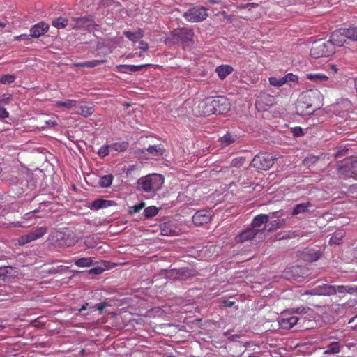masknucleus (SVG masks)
I'll use <instances>...</instances> for the list:
<instances>
[{
  "label": "nucleus",
  "instance_id": "nucleus-28",
  "mask_svg": "<svg viewBox=\"0 0 357 357\" xmlns=\"http://www.w3.org/2000/svg\"><path fill=\"white\" fill-rule=\"evenodd\" d=\"M123 35L132 42H137L144 37V31L139 29L136 32L124 31Z\"/></svg>",
  "mask_w": 357,
  "mask_h": 357
},
{
  "label": "nucleus",
  "instance_id": "nucleus-54",
  "mask_svg": "<svg viewBox=\"0 0 357 357\" xmlns=\"http://www.w3.org/2000/svg\"><path fill=\"white\" fill-rule=\"evenodd\" d=\"M9 113L5 107L0 106V118L6 119L8 117Z\"/></svg>",
  "mask_w": 357,
  "mask_h": 357
},
{
  "label": "nucleus",
  "instance_id": "nucleus-43",
  "mask_svg": "<svg viewBox=\"0 0 357 357\" xmlns=\"http://www.w3.org/2000/svg\"><path fill=\"white\" fill-rule=\"evenodd\" d=\"M15 80V76L13 75H4L0 77V83L8 84L13 83Z\"/></svg>",
  "mask_w": 357,
  "mask_h": 357
},
{
  "label": "nucleus",
  "instance_id": "nucleus-25",
  "mask_svg": "<svg viewBox=\"0 0 357 357\" xmlns=\"http://www.w3.org/2000/svg\"><path fill=\"white\" fill-rule=\"evenodd\" d=\"M77 104L78 101L73 99H67L63 101L57 100L54 102L56 107H64L69 109L77 107Z\"/></svg>",
  "mask_w": 357,
  "mask_h": 357
},
{
  "label": "nucleus",
  "instance_id": "nucleus-38",
  "mask_svg": "<svg viewBox=\"0 0 357 357\" xmlns=\"http://www.w3.org/2000/svg\"><path fill=\"white\" fill-rule=\"evenodd\" d=\"M285 224V220L284 219H278L273 221H271L269 225V228L267 229L268 231L271 232L274 230H276L278 228L282 227Z\"/></svg>",
  "mask_w": 357,
  "mask_h": 357
},
{
  "label": "nucleus",
  "instance_id": "nucleus-13",
  "mask_svg": "<svg viewBox=\"0 0 357 357\" xmlns=\"http://www.w3.org/2000/svg\"><path fill=\"white\" fill-rule=\"evenodd\" d=\"M322 256V252L312 248H306L300 254V258L307 262H314Z\"/></svg>",
  "mask_w": 357,
  "mask_h": 357
},
{
  "label": "nucleus",
  "instance_id": "nucleus-2",
  "mask_svg": "<svg viewBox=\"0 0 357 357\" xmlns=\"http://www.w3.org/2000/svg\"><path fill=\"white\" fill-rule=\"evenodd\" d=\"M164 178L157 174H149L137 180V189L144 192H155L161 189Z\"/></svg>",
  "mask_w": 357,
  "mask_h": 357
},
{
  "label": "nucleus",
  "instance_id": "nucleus-46",
  "mask_svg": "<svg viewBox=\"0 0 357 357\" xmlns=\"http://www.w3.org/2000/svg\"><path fill=\"white\" fill-rule=\"evenodd\" d=\"M109 149H111L110 145L101 146L98 151V155L101 158L108 155L109 154Z\"/></svg>",
  "mask_w": 357,
  "mask_h": 357
},
{
  "label": "nucleus",
  "instance_id": "nucleus-29",
  "mask_svg": "<svg viewBox=\"0 0 357 357\" xmlns=\"http://www.w3.org/2000/svg\"><path fill=\"white\" fill-rule=\"evenodd\" d=\"M146 150L149 154L153 156H161L165 152L163 146L161 144L149 146Z\"/></svg>",
  "mask_w": 357,
  "mask_h": 357
},
{
  "label": "nucleus",
  "instance_id": "nucleus-1",
  "mask_svg": "<svg viewBox=\"0 0 357 357\" xmlns=\"http://www.w3.org/2000/svg\"><path fill=\"white\" fill-rule=\"evenodd\" d=\"M319 94L320 93L317 90H307L301 93L296 105V113L306 116L319 109Z\"/></svg>",
  "mask_w": 357,
  "mask_h": 357
},
{
  "label": "nucleus",
  "instance_id": "nucleus-48",
  "mask_svg": "<svg viewBox=\"0 0 357 357\" xmlns=\"http://www.w3.org/2000/svg\"><path fill=\"white\" fill-rule=\"evenodd\" d=\"M245 160V158L242 157L234 158L231 162V165L234 167H241L243 165Z\"/></svg>",
  "mask_w": 357,
  "mask_h": 357
},
{
  "label": "nucleus",
  "instance_id": "nucleus-5",
  "mask_svg": "<svg viewBox=\"0 0 357 357\" xmlns=\"http://www.w3.org/2000/svg\"><path fill=\"white\" fill-rule=\"evenodd\" d=\"M273 156L268 153H259L252 160V167L261 170L269 169L273 165Z\"/></svg>",
  "mask_w": 357,
  "mask_h": 357
},
{
  "label": "nucleus",
  "instance_id": "nucleus-49",
  "mask_svg": "<svg viewBox=\"0 0 357 357\" xmlns=\"http://www.w3.org/2000/svg\"><path fill=\"white\" fill-rule=\"evenodd\" d=\"M273 100V96H269V95H266V96L261 97L260 100L258 101V104H260L261 102L267 101V102H267L268 105H272Z\"/></svg>",
  "mask_w": 357,
  "mask_h": 357
},
{
  "label": "nucleus",
  "instance_id": "nucleus-10",
  "mask_svg": "<svg viewBox=\"0 0 357 357\" xmlns=\"http://www.w3.org/2000/svg\"><path fill=\"white\" fill-rule=\"evenodd\" d=\"M197 113L204 116L215 114L213 98H206L202 100L197 105Z\"/></svg>",
  "mask_w": 357,
  "mask_h": 357
},
{
  "label": "nucleus",
  "instance_id": "nucleus-51",
  "mask_svg": "<svg viewBox=\"0 0 357 357\" xmlns=\"http://www.w3.org/2000/svg\"><path fill=\"white\" fill-rule=\"evenodd\" d=\"M291 132L294 137H301L303 135V131L301 127H295L292 128Z\"/></svg>",
  "mask_w": 357,
  "mask_h": 357
},
{
  "label": "nucleus",
  "instance_id": "nucleus-52",
  "mask_svg": "<svg viewBox=\"0 0 357 357\" xmlns=\"http://www.w3.org/2000/svg\"><path fill=\"white\" fill-rule=\"evenodd\" d=\"M174 233V231L169 229L167 227V225L165 224L164 226L161 228V234L164 236H171L173 235Z\"/></svg>",
  "mask_w": 357,
  "mask_h": 357
},
{
  "label": "nucleus",
  "instance_id": "nucleus-47",
  "mask_svg": "<svg viewBox=\"0 0 357 357\" xmlns=\"http://www.w3.org/2000/svg\"><path fill=\"white\" fill-rule=\"evenodd\" d=\"M145 206V203L144 202H141L137 205H135L132 207H130V213H138L139 212L142 208H144Z\"/></svg>",
  "mask_w": 357,
  "mask_h": 357
},
{
  "label": "nucleus",
  "instance_id": "nucleus-23",
  "mask_svg": "<svg viewBox=\"0 0 357 357\" xmlns=\"http://www.w3.org/2000/svg\"><path fill=\"white\" fill-rule=\"evenodd\" d=\"M313 207L310 202H306L301 204H296L292 209V215H298L299 214L305 213L310 211V209Z\"/></svg>",
  "mask_w": 357,
  "mask_h": 357
},
{
  "label": "nucleus",
  "instance_id": "nucleus-26",
  "mask_svg": "<svg viewBox=\"0 0 357 357\" xmlns=\"http://www.w3.org/2000/svg\"><path fill=\"white\" fill-rule=\"evenodd\" d=\"M345 236V231L344 230H338L333 233L330 238L329 243L331 245H338L342 243V241Z\"/></svg>",
  "mask_w": 357,
  "mask_h": 357
},
{
  "label": "nucleus",
  "instance_id": "nucleus-27",
  "mask_svg": "<svg viewBox=\"0 0 357 357\" xmlns=\"http://www.w3.org/2000/svg\"><path fill=\"white\" fill-rule=\"evenodd\" d=\"M342 32L346 36L347 40H349L351 41L357 40V27L350 26L347 29H342Z\"/></svg>",
  "mask_w": 357,
  "mask_h": 357
},
{
  "label": "nucleus",
  "instance_id": "nucleus-60",
  "mask_svg": "<svg viewBox=\"0 0 357 357\" xmlns=\"http://www.w3.org/2000/svg\"><path fill=\"white\" fill-rule=\"evenodd\" d=\"M87 306H88V303H84V305H82L81 308L79 309V312H82V311L86 310Z\"/></svg>",
  "mask_w": 357,
  "mask_h": 357
},
{
  "label": "nucleus",
  "instance_id": "nucleus-63",
  "mask_svg": "<svg viewBox=\"0 0 357 357\" xmlns=\"http://www.w3.org/2000/svg\"><path fill=\"white\" fill-rule=\"evenodd\" d=\"M248 6L251 8H257L259 6V4L257 3H248Z\"/></svg>",
  "mask_w": 357,
  "mask_h": 357
},
{
  "label": "nucleus",
  "instance_id": "nucleus-39",
  "mask_svg": "<svg viewBox=\"0 0 357 357\" xmlns=\"http://www.w3.org/2000/svg\"><path fill=\"white\" fill-rule=\"evenodd\" d=\"M110 147L116 151H125L128 148V143L127 142L113 143L110 144Z\"/></svg>",
  "mask_w": 357,
  "mask_h": 357
},
{
  "label": "nucleus",
  "instance_id": "nucleus-16",
  "mask_svg": "<svg viewBox=\"0 0 357 357\" xmlns=\"http://www.w3.org/2000/svg\"><path fill=\"white\" fill-rule=\"evenodd\" d=\"M256 238L259 239V235L251 227H249L238 234L235 237V241L236 243H244Z\"/></svg>",
  "mask_w": 357,
  "mask_h": 357
},
{
  "label": "nucleus",
  "instance_id": "nucleus-45",
  "mask_svg": "<svg viewBox=\"0 0 357 357\" xmlns=\"http://www.w3.org/2000/svg\"><path fill=\"white\" fill-rule=\"evenodd\" d=\"M283 82L284 84L289 83V82H296L298 81V76L296 75H294L293 73H288L285 76L282 77Z\"/></svg>",
  "mask_w": 357,
  "mask_h": 357
},
{
  "label": "nucleus",
  "instance_id": "nucleus-42",
  "mask_svg": "<svg viewBox=\"0 0 357 357\" xmlns=\"http://www.w3.org/2000/svg\"><path fill=\"white\" fill-rule=\"evenodd\" d=\"M271 85L276 87H280L284 84L282 77H271L268 79Z\"/></svg>",
  "mask_w": 357,
  "mask_h": 357
},
{
  "label": "nucleus",
  "instance_id": "nucleus-41",
  "mask_svg": "<svg viewBox=\"0 0 357 357\" xmlns=\"http://www.w3.org/2000/svg\"><path fill=\"white\" fill-rule=\"evenodd\" d=\"M221 144L225 146H229L235 142V138L229 132L220 138Z\"/></svg>",
  "mask_w": 357,
  "mask_h": 357
},
{
  "label": "nucleus",
  "instance_id": "nucleus-11",
  "mask_svg": "<svg viewBox=\"0 0 357 357\" xmlns=\"http://www.w3.org/2000/svg\"><path fill=\"white\" fill-rule=\"evenodd\" d=\"M74 21L75 24L73 26V29H84L89 31L97 26L93 15L75 18Z\"/></svg>",
  "mask_w": 357,
  "mask_h": 357
},
{
  "label": "nucleus",
  "instance_id": "nucleus-56",
  "mask_svg": "<svg viewBox=\"0 0 357 357\" xmlns=\"http://www.w3.org/2000/svg\"><path fill=\"white\" fill-rule=\"evenodd\" d=\"M45 126H42L43 128L45 127H54L57 125L56 122L54 120H48L45 122Z\"/></svg>",
  "mask_w": 357,
  "mask_h": 357
},
{
  "label": "nucleus",
  "instance_id": "nucleus-55",
  "mask_svg": "<svg viewBox=\"0 0 357 357\" xmlns=\"http://www.w3.org/2000/svg\"><path fill=\"white\" fill-rule=\"evenodd\" d=\"M149 45L146 42H145L144 40L139 41V48L140 50H142V51H146L149 49Z\"/></svg>",
  "mask_w": 357,
  "mask_h": 357
},
{
  "label": "nucleus",
  "instance_id": "nucleus-7",
  "mask_svg": "<svg viewBox=\"0 0 357 357\" xmlns=\"http://www.w3.org/2000/svg\"><path fill=\"white\" fill-rule=\"evenodd\" d=\"M215 114H226L231 108V103L227 98L223 96L213 98Z\"/></svg>",
  "mask_w": 357,
  "mask_h": 357
},
{
  "label": "nucleus",
  "instance_id": "nucleus-6",
  "mask_svg": "<svg viewBox=\"0 0 357 357\" xmlns=\"http://www.w3.org/2000/svg\"><path fill=\"white\" fill-rule=\"evenodd\" d=\"M270 216L266 214H260L254 218L251 223V228L259 235V241L265 238V224L268 222Z\"/></svg>",
  "mask_w": 357,
  "mask_h": 357
},
{
  "label": "nucleus",
  "instance_id": "nucleus-40",
  "mask_svg": "<svg viewBox=\"0 0 357 357\" xmlns=\"http://www.w3.org/2000/svg\"><path fill=\"white\" fill-rule=\"evenodd\" d=\"M105 61L103 60H93L90 61H86L84 63H80L77 64V66L79 67H86V68H93L97 66L101 63H103Z\"/></svg>",
  "mask_w": 357,
  "mask_h": 357
},
{
  "label": "nucleus",
  "instance_id": "nucleus-21",
  "mask_svg": "<svg viewBox=\"0 0 357 357\" xmlns=\"http://www.w3.org/2000/svg\"><path fill=\"white\" fill-rule=\"evenodd\" d=\"M149 64H143V65H118L116 66V68L118 72L122 73H135L141 70L144 68L149 66Z\"/></svg>",
  "mask_w": 357,
  "mask_h": 357
},
{
  "label": "nucleus",
  "instance_id": "nucleus-17",
  "mask_svg": "<svg viewBox=\"0 0 357 357\" xmlns=\"http://www.w3.org/2000/svg\"><path fill=\"white\" fill-rule=\"evenodd\" d=\"M49 29V24L40 22L33 25L30 29V35L33 38H38L45 34Z\"/></svg>",
  "mask_w": 357,
  "mask_h": 357
},
{
  "label": "nucleus",
  "instance_id": "nucleus-35",
  "mask_svg": "<svg viewBox=\"0 0 357 357\" xmlns=\"http://www.w3.org/2000/svg\"><path fill=\"white\" fill-rule=\"evenodd\" d=\"M159 212V208L155 206H151L146 208L144 211V215L146 218H151L155 216Z\"/></svg>",
  "mask_w": 357,
  "mask_h": 357
},
{
  "label": "nucleus",
  "instance_id": "nucleus-61",
  "mask_svg": "<svg viewBox=\"0 0 357 357\" xmlns=\"http://www.w3.org/2000/svg\"><path fill=\"white\" fill-rule=\"evenodd\" d=\"M249 8L248 3H246V4H241V5L238 6V9H245V8Z\"/></svg>",
  "mask_w": 357,
  "mask_h": 357
},
{
  "label": "nucleus",
  "instance_id": "nucleus-30",
  "mask_svg": "<svg viewBox=\"0 0 357 357\" xmlns=\"http://www.w3.org/2000/svg\"><path fill=\"white\" fill-rule=\"evenodd\" d=\"M93 259L92 257H82L75 260V265L77 267H89L93 265Z\"/></svg>",
  "mask_w": 357,
  "mask_h": 357
},
{
  "label": "nucleus",
  "instance_id": "nucleus-14",
  "mask_svg": "<svg viewBox=\"0 0 357 357\" xmlns=\"http://www.w3.org/2000/svg\"><path fill=\"white\" fill-rule=\"evenodd\" d=\"M211 212L206 210L197 211L192 216V221L197 226H202L211 221Z\"/></svg>",
  "mask_w": 357,
  "mask_h": 357
},
{
  "label": "nucleus",
  "instance_id": "nucleus-62",
  "mask_svg": "<svg viewBox=\"0 0 357 357\" xmlns=\"http://www.w3.org/2000/svg\"><path fill=\"white\" fill-rule=\"evenodd\" d=\"M6 130V129L4 128L3 122L2 121H0V132Z\"/></svg>",
  "mask_w": 357,
  "mask_h": 357
},
{
  "label": "nucleus",
  "instance_id": "nucleus-64",
  "mask_svg": "<svg viewBox=\"0 0 357 357\" xmlns=\"http://www.w3.org/2000/svg\"><path fill=\"white\" fill-rule=\"evenodd\" d=\"M353 255H354V257L357 259V247L354 248Z\"/></svg>",
  "mask_w": 357,
  "mask_h": 357
},
{
  "label": "nucleus",
  "instance_id": "nucleus-50",
  "mask_svg": "<svg viewBox=\"0 0 357 357\" xmlns=\"http://www.w3.org/2000/svg\"><path fill=\"white\" fill-rule=\"evenodd\" d=\"M309 310H310V307H298L292 309L293 312L296 314H306V313H307Z\"/></svg>",
  "mask_w": 357,
  "mask_h": 357
},
{
  "label": "nucleus",
  "instance_id": "nucleus-32",
  "mask_svg": "<svg viewBox=\"0 0 357 357\" xmlns=\"http://www.w3.org/2000/svg\"><path fill=\"white\" fill-rule=\"evenodd\" d=\"M334 291L335 294H345L348 293L353 294L355 292L354 288L350 285H334Z\"/></svg>",
  "mask_w": 357,
  "mask_h": 357
},
{
  "label": "nucleus",
  "instance_id": "nucleus-44",
  "mask_svg": "<svg viewBox=\"0 0 357 357\" xmlns=\"http://www.w3.org/2000/svg\"><path fill=\"white\" fill-rule=\"evenodd\" d=\"M108 305V304L105 302L101 303H97L93 307H91L89 308L90 311L91 312H94L95 310H98L100 314H101L104 310V309Z\"/></svg>",
  "mask_w": 357,
  "mask_h": 357
},
{
  "label": "nucleus",
  "instance_id": "nucleus-15",
  "mask_svg": "<svg viewBox=\"0 0 357 357\" xmlns=\"http://www.w3.org/2000/svg\"><path fill=\"white\" fill-rule=\"evenodd\" d=\"M305 274V268L301 266H294L284 271V277L287 279L296 280L300 277L303 278Z\"/></svg>",
  "mask_w": 357,
  "mask_h": 357
},
{
  "label": "nucleus",
  "instance_id": "nucleus-8",
  "mask_svg": "<svg viewBox=\"0 0 357 357\" xmlns=\"http://www.w3.org/2000/svg\"><path fill=\"white\" fill-rule=\"evenodd\" d=\"M47 232L46 227L33 229L28 234L22 236L19 238L20 245H25L43 236Z\"/></svg>",
  "mask_w": 357,
  "mask_h": 357
},
{
  "label": "nucleus",
  "instance_id": "nucleus-20",
  "mask_svg": "<svg viewBox=\"0 0 357 357\" xmlns=\"http://www.w3.org/2000/svg\"><path fill=\"white\" fill-rule=\"evenodd\" d=\"M300 318L295 316H290L289 317H282L279 321V325L281 328L283 329H291L294 326L298 324Z\"/></svg>",
  "mask_w": 357,
  "mask_h": 357
},
{
  "label": "nucleus",
  "instance_id": "nucleus-59",
  "mask_svg": "<svg viewBox=\"0 0 357 357\" xmlns=\"http://www.w3.org/2000/svg\"><path fill=\"white\" fill-rule=\"evenodd\" d=\"M5 268H0V278H3L6 275Z\"/></svg>",
  "mask_w": 357,
  "mask_h": 357
},
{
  "label": "nucleus",
  "instance_id": "nucleus-3",
  "mask_svg": "<svg viewBox=\"0 0 357 357\" xmlns=\"http://www.w3.org/2000/svg\"><path fill=\"white\" fill-rule=\"evenodd\" d=\"M335 51V47L331 42L319 40L312 43L310 55L314 59L327 57L332 55Z\"/></svg>",
  "mask_w": 357,
  "mask_h": 357
},
{
  "label": "nucleus",
  "instance_id": "nucleus-58",
  "mask_svg": "<svg viewBox=\"0 0 357 357\" xmlns=\"http://www.w3.org/2000/svg\"><path fill=\"white\" fill-rule=\"evenodd\" d=\"M317 160V158L312 156L311 158H307L304 160V162L305 164H309L310 162H314Z\"/></svg>",
  "mask_w": 357,
  "mask_h": 357
},
{
  "label": "nucleus",
  "instance_id": "nucleus-37",
  "mask_svg": "<svg viewBox=\"0 0 357 357\" xmlns=\"http://www.w3.org/2000/svg\"><path fill=\"white\" fill-rule=\"evenodd\" d=\"M306 77L314 82H323L328 79V77L325 75L321 73H308L306 75Z\"/></svg>",
  "mask_w": 357,
  "mask_h": 357
},
{
  "label": "nucleus",
  "instance_id": "nucleus-4",
  "mask_svg": "<svg viewBox=\"0 0 357 357\" xmlns=\"http://www.w3.org/2000/svg\"><path fill=\"white\" fill-rule=\"evenodd\" d=\"M208 9L204 6H195L184 13L183 17L190 22H199L208 17Z\"/></svg>",
  "mask_w": 357,
  "mask_h": 357
},
{
  "label": "nucleus",
  "instance_id": "nucleus-22",
  "mask_svg": "<svg viewBox=\"0 0 357 357\" xmlns=\"http://www.w3.org/2000/svg\"><path fill=\"white\" fill-rule=\"evenodd\" d=\"M334 285H330L326 284H323L321 285L317 286L314 289V294L317 295L321 296H332L335 294V291H334Z\"/></svg>",
  "mask_w": 357,
  "mask_h": 357
},
{
  "label": "nucleus",
  "instance_id": "nucleus-31",
  "mask_svg": "<svg viewBox=\"0 0 357 357\" xmlns=\"http://www.w3.org/2000/svg\"><path fill=\"white\" fill-rule=\"evenodd\" d=\"M94 112L93 106H80L79 109L76 112L77 114L81 115L84 117H89Z\"/></svg>",
  "mask_w": 357,
  "mask_h": 357
},
{
  "label": "nucleus",
  "instance_id": "nucleus-33",
  "mask_svg": "<svg viewBox=\"0 0 357 357\" xmlns=\"http://www.w3.org/2000/svg\"><path fill=\"white\" fill-rule=\"evenodd\" d=\"M340 351V343L338 342H333L326 347V350L324 351V354H337Z\"/></svg>",
  "mask_w": 357,
  "mask_h": 357
},
{
  "label": "nucleus",
  "instance_id": "nucleus-18",
  "mask_svg": "<svg viewBox=\"0 0 357 357\" xmlns=\"http://www.w3.org/2000/svg\"><path fill=\"white\" fill-rule=\"evenodd\" d=\"M328 42H331V44L333 45L334 47L335 46L341 47L344 45L347 42V38L342 32V29L333 31L331 36L330 40H328Z\"/></svg>",
  "mask_w": 357,
  "mask_h": 357
},
{
  "label": "nucleus",
  "instance_id": "nucleus-53",
  "mask_svg": "<svg viewBox=\"0 0 357 357\" xmlns=\"http://www.w3.org/2000/svg\"><path fill=\"white\" fill-rule=\"evenodd\" d=\"M220 172H222L223 174H226L227 176L229 177V175L231 174H234L235 172V171L233 170V169H231V168H229L228 167H222L220 170Z\"/></svg>",
  "mask_w": 357,
  "mask_h": 357
},
{
  "label": "nucleus",
  "instance_id": "nucleus-19",
  "mask_svg": "<svg viewBox=\"0 0 357 357\" xmlns=\"http://www.w3.org/2000/svg\"><path fill=\"white\" fill-rule=\"evenodd\" d=\"M114 201L98 199L92 202L89 206L91 210L98 211L115 205Z\"/></svg>",
  "mask_w": 357,
  "mask_h": 357
},
{
  "label": "nucleus",
  "instance_id": "nucleus-36",
  "mask_svg": "<svg viewBox=\"0 0 357 357\" xmlns=\"http://www.w3.org/2000/svg\"><path fill=\"white\" fill-rule=\"evenodd\" d=\"M112 174H107L100 178L99 184L102 188H107L112 185Z\"/></svg>",
  "mask_w": 357,
  "mask_h": 357
},
{
  "label": "nucleus",
  "instance_id": "nucleus-34",
  "mask_svg": "<svg viewBox=\"0 0 357 357\" xmlns=\"http://www.w3.org/2000/svg\"><path fill=\"white\" fill-rule=\"evenodd\" d=\"M68 24V20L65 17H59L52 22V25L56 29L65 28Z\"/></svg>",
  "mask_w": 357,
  "mask_h": 357
},
{
  "label": "nucleus",
  "instance_id": "nucleus-12",
  "mask_svg": "<svg viewBox=\"0 0 357 357\" xmlns=\"http://www.w3.org/2000/svg\"><path fill=\"white\" fill-rule=\"evenodd\" d=\"M174 39H176L182 43L192 41L194 37V31L192 29L181 28L175 29L172 31Z\"/></svg>",
  "mask_w": 357,
  "mask_h": 357
},
{
  "label": "nucleus",
  "instance_id": "nucleus-57",
  "mask_svg": "<svg viewBox=\"0 0 357 357\" xmlns=\"http://www.w3.org/2000/svg\"><path fill=\"white\" fill-rule=\"evenodd\" d=\"M222 303L225 307H231L235 304V301H231L229 300H223L222 301Z\"/></svg>",
  "mask_w": 357,
  "mask_h": 357
},
{
  "label": "nucleus",
  "instance_id": "nucleus-24",
  "mask_svg": "<svg viewBox=\"0 0 357 357\" xmlns=\"http://www.w3.org/2000/svg\"><path fill=\"white\" fill-rule=\"evenodd\" d=\"M233 68L229 65H222L218 66L215 69L218 77L220 79H224L227 76L233 72Z\"/></svg>",
  "mask_w": 357,
  "mask_h": 357
},
{
  "label": "nucleus",
  "instance_id": "nucleus-9",
  "mask_svg": "<svg viewBox=\"0 0 357 357\" xmlns=\"http://www.w3.org/2000/svg\"><path fill=\"white\" fill-rule=\"evenodd\" d=\"M340 172L347 178H355L357 176V160L349 159L346 160L340 167Z\"/></svg>",
  "mask_w": 357,
  "mask_h": 357
}]
</instances>
